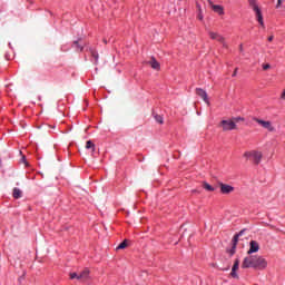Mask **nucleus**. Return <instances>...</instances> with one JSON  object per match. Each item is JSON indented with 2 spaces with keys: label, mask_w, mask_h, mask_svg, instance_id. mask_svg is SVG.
Listing matches in <instances>:
<instances>
[{
  "label": "nucleus",
  "mask_w": 285,
  "mask_h": 285,
  "mask_svg": "<svg viewBox=\"0 0 285 285\" xmlns=\"http://www.w3.org/2000/svg\"><path fill=\"white\" fill-rule=\"evenodd\" d=\"M154 118L157 121V124H160V125L164 124V116L155 115Z\"/></svg>",
  "instance_id": "aec40b11"
},
{
  "label": "nucleus",
  "mask_w": 285,
  "mask_h": 285,
  "mask_svg": "<svg viewBox=\"0 0 285 285\" xmlns=\"http://www.w3.org/2000/svg\"><path fill=\"white\" fill-rule=\"evenodd\" d=\"M197 8H198L199 12H202V7L199 4H197Z\"/></svg>",
  "instance_id": "c756f323"
},
{
  "label": "nucleus",
  "mask_w": 285,
  "mask_h": 285,
  "mask_svg": "<svg viewBox=\"0 0 285 285\" xmlns=\"http://www.w3.org/2000/svg\"><path fill=\"white\" fill-rule=\"evenodd\" d=\"M212 9L214 10V12H216L217 14H224V7L219 6V4H212Z\"/></svg>",
  "instance_id": "4468645a"
},
{
  "label": "nucleus",
  "mask_w": 285,
  "mask_h": 285,
  "mask_svg": "<svg viewBox=\"0 0 285 285\" xmlns=\"http://www.w3.org/2000/svg\"><path fill=\"white\" fill-rule=\"evenodd\" d=\"M104 43H108V40H107V39H105V40H104Z\"/></svg>",
  "instance_id": "2f4dec72"
},
{
  "label": "nucleus",
  "mask_w": 285,
  "mask_h": 285,
  "mask_svg": "<svg viewBox=\"0 0 285 285\" xmlns=\"http://www.w3.org/2000/svg\"><path fill=\"white\" fill-rule=\"evenodd\" d=\"M273 39H275V37H274V36H269V37L267 38V41H273Z\"/></svg>",
  "instance_id": "a878e982"
},
{
  "label": "nucleus",
  "mask_w": 285,
  "mask_h": 285,
  "mask_svg": "<svg viewBox=\"0 0 285 285\" xmlns=\"http://www.w3.org/2000/svg\"><path fill=\"white\" fill-rule=\"evenodd\" d=\"M13 198L14 199H21L22 195H23V191H21V189L14 187L13 188Z\"/></svg>",
  "instance_id": "2eb2a0df"
},
{
  "label": "nucleus",
  "mask_w": 285,
  "mask_h": 285,
  "mask_svg": "<svg viewBox=\"0 0 285 285\" xmlns=\"http://www.w3.org/2000/svg\"><path fill=\"white\" fill-rule=\"evenodd\" d=\"M239 50H240V52L244 51V45H240V46H239Z\"/></svg>",
  "instance_id": "cd10ccee"
},
{
  "label": "nucleus",
  "mask_w": 285,
  "mask_h": 285,
  "mask_svg": "<svg viewBox=\"0 0 285 285\" xmlns=\"http://www.w3.org/2000/svg\"><path fill=\"white\" fill-rule=\"evenodd\" d=\"M193 193H197V189H194Z\"/></svg>",
  "instance_id": "473e14b6"
},
{
  "label": "nucleus",
  "mask_w": 285,
  "mask_h": 285,
  "mask_svg": "<svg viewBox=\"0 0 285 285\" xmlns=\"http://www.w3.org/2000/svg\"><path fill=\"white\" fill-rule=\"evenodd\" d=\"M203 188H205V190H208L209 193H213L215 190V188L208 183H203Z\"/></svg>",
  "instance_id": "a211bd4d"
},
{
  "label": "nucleus",
  "mask_w": 285,
  "mask_h": 285,
  "mask_svg": "<svg viewBox=\"0 0 285 285\" xmlns=\"http://www.w3.org/2000/svg\"><path fill=\"white\" fill-rule=\"evenodd\" d=\"M268 266V263L262 256H247L242 263V268H256L257 271H264Z\"/></svg>",
  "instance_id": "f257e3e1"
},
{
  "label": "nucleus",
  "mask_w": 285,
  "mask_h": 285,
  "mask_svg": "<svg viewBox=\"0 0 285 285\" xmlns=\"http://www.w3.org/2000/svg\"><path fill=\"white\" fill-rule=\"evenodd\" d=\"M86 148H87V149L92 148V150H95V144L92 142V140H88V141L86 142Z\"/></svg>",
  "instance_id": "412c9836"
},
{
  "label": "nucleus",
  "mask_w": 285,
  "mask_h": 285,
  "mask_svg": "<svg viewBox=\"0 0 285 285\" xmlns=\"http://www.w3.org/2000/svg\"><path fill=\"white\" fill-rule=\"evenodd\" d=\"M22 161L26 164V156H22Z\"/></svg>",
  "instance_id": "7c9ffc66"
},
{
  "label": "nucleus",
  "mask_w": 285,
  "mask_h": 285,
  "mask_svg": "<svg viewBox=\"0 0 285 285\" xmlns=\"http://www.w3.org/2000/svg\"><path fill=\"white\" fill-rule=\"evenodd\" d=\"M198 19L202 21V19H204V16H202L200 13L198 14Z\"/></svg>",
  "instance_id": "c85d7f7f"
},
{
  "label": "nucleus",
  "mask_w": 285,
  "mask_h": 285,
  "mask_svg": "<svg viewBox=\"0 0 285 285\" xmlns=\"http://www.w3.org/2000/svg\"><path fill=\"white\" fill-rule=\"evenodd\" d=\"M244 157H246V159H253L254 164H259V161H262V151H257V150L246 151L244 154Z\"/></svg>",
  "instance_id": "423d86ee"
},
{
  "label": "nucleus",
  "mask_w": 285,
  "mask_h": 285,
  "mask_svg": "<svg viewBox=\"0 0 285 285\" xmlns=\"http://www.w3.org/2000/svg\"><path fill=\"white\" fill-rule=\"evenodd\" d=\"M237 271H239V258H236L234 265L232 267L230 277L234 279H239V275H237Z\"/></svg>",
  "instance_id": "6e6552de"
},
{
  "label": "nucleus",
  "mask_w": 285,
  "mask_h": 285,
  "mask_svg": "<svg viewBox=\"0 0 285 285\" xmlns=\"http://www.w3.org/2000/svg\"><path fill=\"white\" fill-rule=\"evenodd\" d=\"M233 190H235V187L220 183V191L223 195H229V193H233Z\"/></svg>",
  "instance_id": "9d476101"
},
{
  "label": "nucleus",
  "mask_w": 285,
  "mask_h": 285,
  "mask_svg": "<svg viewBox=\"0 0 285 285\" xmlns=\"http://www.w3.org/2000/svg\"><path fill=\"white\" fill-rule=\"evenodd\" d=\"M234 121V124H239V121H244V118L242 117H236L232 119Z\"/></svg>",
  "instance_id": "5701e85b"
},
{
  "label": "nucleus",
  "mask_w": 285,
  "mask_h": 285,
  "mask_svg": "<svg viewBox=\"0 0 285 285\" xmlns=\"http://www.w3.org/2000/svg\"><path fill=\"white\" fill-rule=\"evenodd\" d=\"M127 247H128V240L125 239L122 243H120L117 246L116 250H124V248H127Z\"/></svg>",
  "instance_id": "f3484780"
},
{
  "label": "nucleus",
  "mask_w": 285,
  "mask_h": 285,
  "mask_svg": "<svg viewBox=\"0 0 285 285\" xmlns=\"http://www.w3.org/2000/svg\"><path fill=\"white\" fill-rule=\"evenodd\" d=\"M148 66L153 68V70H160L161 65H159V61L155 59V57H151L149 61H147Z\"/></svg>",
  "instance_id": "9b49d317"
},
{
  "label": "nucleus",
  "mask_w": 285,
  "mask_h": 285,
  "mask_svg": "<svg viewBox=\"0 0 285 285\" xmlns=\"http://www.w3.org/2000/svg\"><path fill=\"white\" fill-rule=\"evenodd\" d=\"M90 55L95 61H99V53L95 49H90Z\"/></svg>",
  "instance_id": "6ab92c4d"
},
{
  "label": "nucleus",
  "mask_w": 285,
  "mask_h": 285,
  "mask_svg": "<svg viewBox=\"0 0 285 285\" xmlns=\"http://www.w3.org/2000/svg\"><path fill=\"white\" fill-rule=\"evenodd\" d=\"M70 279H79V274L77 273H70Z\"/></svg>",
  "instance_id": "4be33fe9"
},
{
  "label": "nucleus",
  "mask_w": 285,
  "mask_h": 285,
  "mask_svg": "<svg viewBox=\"0 0 285 285\" xmlns=\"http://www.w3.org/2000/svg\"><path fill=\"white\" fill-rule=\"evenodd\" d=\"M284 0H277V4H276V8H279L282 6Z\"/></svg>",
  "instance_id": "393cba45"
},
{
  "label": "nucleus",
  "mask_w": 285,
  "mask_h": 285,
  "mask_svg": "<svg viewBox=\"0 0 285 285\" xmlns=\"http://www.w3.org/2000/svg\"><path fill=\"white\" fill-rule=\"evenodd\" d=\"M196 95H198V97H202V99L205 101V104H209L208 94H206V90H204L202 88H197L196 89Z\"/></svg>",
  "instance_id": "f8f14e48"
},
{
  "label": "nucleus",
  "mask_w": 285,
  "mask_h": 285,
  "mask_svg": "<svg viewBox=\"0 0 285 285\" xmlns=\"http://www.w3.org/2000/svg\"><path fill=\"white\" fill-rule=\"evenodd\" d=\"M245 230H240L238 234H236L233 238V246L229 250V255L233 257V255L235 254V250L237 249V242H239V237H242L244 235Z\"/></svg>",
  "instance_id": "0eeeda50"
},
{
  "label": "nucleus",
  "mask_w": 285,
  "mask_h": 285,
  "mask_svg": "<svg viewBox=\"0 0 285 285\" xmlns=\"http://www.w3.org/2000/svg\"><path fill=\"white\" fill-rule=\"evenodd\" d=\"M233 77H237V68L234 70Z\"/></svg>",
  "instance_id": "bb28decb"
},
{
  "label": "nucleus",
  "mask_w": 285,
  "mask_h": 285,
  "mask_svg": "<svg viewBox=\"0 0 285 285\" xmlns=\"http://www.w3.org/2000/svg\"><path fill=\"white\" fill-rule=\"evenodd\" d=\"M249 3V8L253 9V11L256 14V19L259 23V26H262V28H265L264 26V16H262V10L259 9V6L257 4V0H248Z\"/></svg>",
  "instance_id": "f03ea898"
},
{
  "label": "nucleus",
  "mask_w": 285,
  "mask_h": 285,
  "mask_svg": "<svg viewBox=\"0 0 285 285\" xmlns=\"http://www.w3.org/2000/svg\"><path fill=\"white\" fill-rule=\"evenodd\" d=\"M88 277H90V271L85 269L79 274L78 279H88Z\"/></svg>",
  "instance_id": "dca6fc26"
},
{
  "label": "nucleus",
  "mask_w": 285,
  "mask_h": 285,
  "mask_svg": "<svg viewBox=\"0 0 285 285\" xmlns=\"http://www.w3.org/2000/svg\"><path fill=\"white\" fill-rule=\"evenodd\" d=\"M263 70H271V65L268 63L263 65Z\"/></svg>",
  "instance_id": "b1692460"
},
{
  "label": "nucleus",
  "mask_w": 285,
  "mask_h": 285,
  "mask_svg": "<svg viewBox=\"0 0 285 285\" xmlns=\"http://www.w3.org/2000/svg\"><path fill=\"white\" fill-rule=\"evenodd\" d=\"M208 36L213 41H218V43H222L223 48L228 49V42H226V38L222 36L219 32L209 30Z\"/></svg>",
  "instance_id": "7ed1b4c3"
},
{
  "label": "nucleus",
  "mask_w": 285,
  "mask_h": 285,
  "mask_svg": "<svg viewBox=\"0 0 285 285\" xmlns=\"http://www.w3.org/2000/svg\"><path fill=\"white\" fill-rule=\"evenodd\" d=\"M50 128H55V126H50Z\"/></svg>",
  "instance_id": "72a5a7b5"
},
{
  "label": "nucleus",
  "mask_w": 285,
  "mask_h": 285,
  "mask_svg": "<svg viewBox=\"0 0 285 285\" xmlns=\"http://www.w3.org/2000/svg\"><path fill=\"white\" fill-rule=\"evenodd\" d=\"M72 48L76 49V52H81L83 50V43H81V40L73 41Z\"/></svg>",
  "instance_id": "ddd939ff"
},
{
  "label": "nucleus",
  "mask_w": 285,
  "mask_h": 285,
  "mask_svg": "<svg viewBox=\"0 0 285 285\" xmlns=\"http://www.w3.org/2000/svg\"><path fill=\"white\" fill-rule=\"evenodd\" d=\"M258 250H259V243H257L256 240H250L247 255H253V253H257Z\"/></svg>",
  "instance_id": "1a4fd4ad"
},
{
  "label": "nucleus",
  "mask_w": 285,
  "mask_h": 285,
  "mask_svg": "<svg viewBox=\"0 0 285 285\" xmlns=\"http://www.w3.org/2000/svg\"><path fill=\"white\" fill-rule=\"evenodd\" d=\"M253 121L258 124V126H262V128H265V130H268V132H275V127L273 126V122L259 119L257 117H254Z\"/></svg>",
  "instance_id": "20e7f679"
},
{
  "label": "nucleus",
  "mask_w": 285,
  "mask_h": 285,
  "mask_svg": "<svg viewBox=\"0 0 285 285\" xmlns=\"http://www.w3.org/2000/svg\"><path fill=\"white\" fill-rule=\"evenodd\" d=\"M219 126H222L224 132H228V130H237V124H235V120L233 119L222 120Z\"/></svg>",
  "instance_id": "39448f33"
}]
</instances>
